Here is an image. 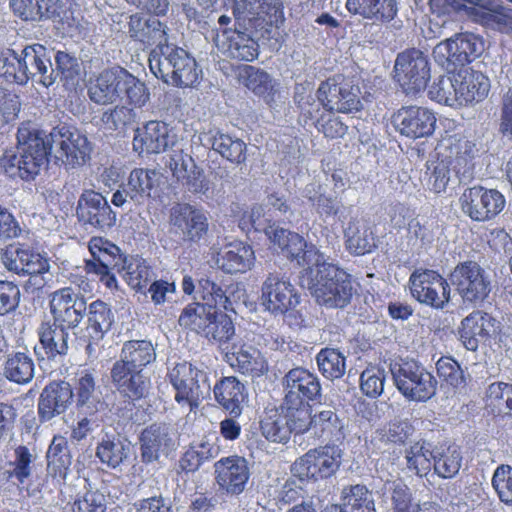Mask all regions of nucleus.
Instances as JSON below:
<instances>
[{
	"label": "nucleus",
	"mask_w": 512,
	"mask_h": 512,
	"mask_svg": "<svg viewBox=\"0 0 512 512\" xmlns=\"http://www.w3.org/2000/svg\"><path fill=\"white\" fill-rule=\"evenodd\" d=\"M198 293L203 303L188 304L180 314V326L203 334L208 340L226 343L235 334L227 312H235L226 292L209 277L198 280Z\"/></svg>",
	"instance_id": "f257e3e1"
},
{
	"label": "nucleus",
	"mask_w": 512,
	"mask_h": 512,
	"mask_svg": "<svg viewBox=\"0 0 512 512\" xmlns=\"http://www.w3.org/2000/svg\"><path fill=\"white\" fill-rule=\"evenodd\" d=\"M17 141L18 153L6 152L0 159V166L11 178L34 180L52 154V144L45 132L33 127L30 121L18 127Z\"/></svg>",
	"instance_id": "f03ea898"
},
{
	"label": "nucleus",
	"mask_w": 512,
	"mask_h": 512,
	"mask_svg": "<svg viewBox=\"0 0 512 512\" xmlns=\"http://www.w3.org/2000/svg\"><path fill=\"white\" fill-rule=\"evenodd\" d=\"M435 151L447 161L459 181H470L474 178L482 155L481 146L459 125L453 123L452 127L444 129Z\"/></svg>",
	"instance_id": "7ed1b4c3"
},
{
	"label": "nucleus",
	"mask_w": 512,
	"mask_h": 512,
	"mask_svg": "<svg viewBox=\"0 0 512 512\" xmlns=\"http://www.w3.org/2000/svg\"><path fill=\"white\" fill-rule=\"evenodd\" d=\"M308 288L316 302L326 308H344L352 299L353 285L350 274L323 259L307 274Z\"/></svg>",
	"instance_id": "20e7f679"
},
{
	"label": "nucleus",
	"mask_w": 512,
	"mask_h": 512,
	"mask_svg": "<svg viewBox=\"0 0 512 512\" xmlns=\"http://www.w3.org/2000/svg\"><path fill=\"white\" fill-rule=\"evenodd\" d=\"M395 386L408 400L426 402L437 391V380L422 364L415 360H401L391 365Z\"/></svg>",
	"instance_id": "39448f33"
},
{
	"label": "nucleus",
	"mask_w": 512,
	"mask_h": 512,
	"mask_svg": "<svg viewBox=\"0 0 512 512\" xmlns=\"http://www.w3.org/2000/svg\"><path fill=\"white\" fill-rule=\"evenodd\" d=\"M175 390L174 399L181 407L190 411L210 393L211 387L207 373L190 362L177 363L167 374Z\"/></svg>",
	"instance_id": "423d86ee"
},
{
	"label": "nucleus",
	"mask_w": 512,
	"mask_h": 512,
	"mask_svg": "<svg viewBox=\"0 0 512 512\" xmlns=\"http://www.w3.org/2000/svg\"><path fill=\"white\" fill-rule=\"evenodd\" d=\"M52 154L57 165L76 168L91 158L92 145L87 136L77 128L66 124L53 127L49 133Z\"/></svg>",
	"instance_id": "0eeeda50"
},
{
	"label": "nucleus",
	"mask_w": 512,
	"mask_h": 512,
	"mask_svg": "<svg viewBox=\"0 0 512 512\" xmlns=\"http://www.w3.org/2000/svg\"><path fill=\"white\" fill-rule=\"evenodd\" d=\"M283 387L284 405L300 413L303 417L299 420L300 424L305 422L311 402L321 398L322 388L318 376L307 368L294 367L284 375Z\"/></svg>",
	"instance_id": "6e6552de"
},
{
	"label": "nucleus",
	"mask_w": 512,
	"mask_h": 512,
	"mask_svg": "<svg viewBox=\"0 0 512 512\" xmlns=\"http://www.w3.org/2000/svg\"><path fill=\"white\" fill-rule=\"evenodd\" d=\"M450 282L462 303L468 306L482 304L492 289L489 275L473 260L459 262L450 273Z\"/></svg>",
	"instance_id": "1a4fd4ad"
},
{
	"label": "nucleus",
	"mask_w": 512,
	"mask_h": 512,
	"mask_svg": "<svg viewBox=\"0 0 512 512\" xmlns=\"http://www.w3.org/2000/svg\"><path fill=\"white\" fill-rule=\"evenodd\" d=\"M428 57L419 49L400 52L395 60L393 78L406 95H417L427 88L430 80Z\"/></svg>",
	"instance_id": "9d476101"
},
{
	"label": "nucleus",
	"mask_w": 512,
	"mask_h": 512,
	"mask_svg": "<svg viewBox=\"0 0 512 512\" xmlns=\"http://www.w3.org/2000/svg\"><path fill=\"white\" fill-rule=\"evenodd\" d=\"M88 248L93 259L85 260L87 274L96 275L109 289L116 288L117 279L112 271H123L126 256L117 245L103 237H92Z\"/></svg>",
	"instance_id": "9b49d317"
},
{
	"label": "nucleus",
	"mask_w": 512,
	"mask_h": 512,
	"mask_svg": "<svg viewBox=\"0 0 512 512\" xmlns=\"http://www.w3.org/2000/svg\"><path fill=\"white\" fill-rule=\"evenodd\" d=\"M13 14L25 22H39L52 19L63 26H76L77 20L69 0H10Z\"/></svg>",
	"instance_id": "f8f14e48"
},
{
	"label": "nucleus",
	"mask_w": 512,
	"mask_h": 512,
	"mask_svg": "<svg viewBox=\"0 0 512 512\" xmlns=\"http://www.w3.org/2000/svg\"><path fill=\"white\" fill-rule=\"evenodd\" d=\"M342 450L337 445H323L308 450L295 460L291 472L314 482L332 477L339 469Z\"/></svg>",
	"instance_id": "ddd939ff"
},
{
	"label": "nucleus",
	"mask_w": 512,
	"mask_h": 512,
	"mask_svg": "<svg viewBox=\"0 0 512 512\" xmlns=\"http://www.w3.org/2000/svg\"><path fill=\"white\" fill-rule=\"evenodd\" d=\"M268 239L280 249L282 255L304 268L303 277L313 274L314 268L324 259L316 246L308 243L299 233L277 227L270 231Z\"/></svg>",
	"instance_id": "4468645a"
},
{
	"label": "nucleus",
	"mask_w": 512,
	"mask_h": 512,
	"mask_svg": "<svg viewBox=\"0 0 512 512\" xmlns=\"http://www.w3.org/2000/svg\"><path fill=\"white\" fill-rule=\"evenodd\" d=\"M411 296L420 304L442 310L450 301L448 281L438 272L427 268L415 269L409 277Z\"/></svg>",
	"instance_id": "2eb2a0df"
},
{
	"label": "nucleus",
	"mask_w": 512,
	"mask_h": 512,
	"mask_svg": "<svg viewBox=\"0 0 512 512\" xmlns=\"http://www.w3.org/2000/svg\"><path fill=\"white\" fill-rule=\"evenodd\" d=\"M481 51L482 42L477 36L460 33L437 44L433 54L438 64L451 73L471 63Z\"/></svg>",
	"instance_id": "dca6fc26"
},
{
	"label": "nucleus",
	"mask_w": 512,
	"mask_h": 512,
	"mask_svg": "<svg viewBox=\"0 0 512 512\" xmlns=\"http://www.w3.org/2000/svg\"><path fill=\"white\" fill-rule=\"evenodd\" d=\"M459 203L462 212L471 220L486 222L503 211L506 200L497 189L475 185L463 191Z\"/></svg>",
	"instance_id": "f3484780"
},
{
	"label": "nucleus",
	"mask_w": 512,
	"mask_h": 512,
	"mask_svg": "<svg viewBox=\"0 0 512 512\" xmlns=\"http://www.w3.org/2000/svg\"><path fill=\"white\" fill-rule=\"evenodd\" d=\"M391 124L402 137L417 140L434 134L437 117L427 107L408 105L402 106L392 114Z\"/></svg>",
	"instance_id": "a211bd4d"
},
{
	"label": "nucleus",
	"mask_w": 512,
	"mask_h": 512,
	"mask_svg": "<svg viewBox=\"0 0 512 512\" xmlns=\"http://www.w3.org/2000/svg\"><path fill=\"white\" fill-rule=\"evenodd\" d=\"M300 293L284 275L269 273L261 286L263 306L274 315H285L300 303Z\"/></svg>",
	"instance_id": "6ab92c4d"
},
{
	"label": "nucleus",
	"mask_w": 512,
	"mask_h": 512,
	"mask_svg": "<svg viewBox=\"0 0 512 512\" xmlns=\"http://www.w3.org/2000/svg\"><path fill=\"white\" fill-rule=\"evenodd\" d=\"M359 89L347 82L342 75L329 77L321 82L317 98L325 110L351 113L361 107Z\"/></svg>",
	"instance_id": "aec40b11"
},
{
	"label": "nucleus",
	"mask_w": 512,
	"mask_h": 512,
	"mask_svg": "<svg viewBox=\"0 0 512 512\" xmlns=\"http://www.w3.org/2000/svg\"><path fill=\"white\" fill-rule=\"evenodd\" d=\"M49 308L53 322L74 329L83 319L86 301L72 287H62L49 295Z\"/></svg>",
	"instance_id": "412c9836"
},
{
	"label": "nucleus",
	"mask_w": 512,
	"mask_h": 512,
	"mask_svg": "<svg viewBox=\"0 0 512 512\" xmlns=\"http://www.w3.org/2000/svg\"><path fill=\"white\" fill-rule=\"evenodd\" d=\"M298 411L289 409L283 404L282 412L271 410L265 414L260 421V429L264 437L272 442L285 443L289 440L291 433H304L305 422L301 423Z\"/></svg>",
	"instance_id": "4be33fe9"
},
{
	"label": "nucleus",
	"mask_w": 512,
	"mask_h": 512,
	"mask_svg": "<svg viewBox=\"0 0 512 512\" xmlns=\"http://www.w3.org/2000/svg\"><path fill=\"white\" fill-rule=\"evenodd\" d=\"M5 267L19 276H38L49 271L48 259L27 244L7 247L2 255Z\"/></svg>",
	"instance_id": "5701e85b"
},
{
	"label": "nucleus",
	"mask_w": 512,
	"mask_h": 512,
	"mask_svg": "<svg viewBox=\"0 0 512 512\" xmlns=\"http://www.w3.org/2000/svg\"><path fill=\"white\" fill-rule=\"evenodd\" d=\"M170 224L184 240L199 241L208 232V219L203 210L189 204L177 203L170 210Z\"/></svg>",
	"instance_id": "b1692460"
},
{
	"label": "nucleus",
	"mask_w": 512,
	"mask_h": 512,
	"mask_svg": "<svg viewBox=\"0 0 512 512\" xmlns=\"http://www.w3.org/2000/svg\"><path fill=\"white\" fill-rule=\"evenodd\" d=\"M23 83L26 84L30 78L39 77V82L49 87L55 82L53 77L51 56L49 50L42 44L34 43L25 46L19 54Z\"/></svg>",
	"instance_id": "393cba45"
},
{
	"label": "nucleus",
	"mask_w": 512,
	"mask_h": 512,
	"mask_svg": "<svg viewBox=\"0 0 512 512\" xmlns=\"http://www.w3.org/2000/svg\"><path fill=\"white\" fill-rule=\"evenodd\" d=\"M173 135L165 122L152 120L135 130L133 149L140 155L159 154L174 145Z\"/></svg>",
	"instance_id": "a878e982"
},
{
	"label": "nucleus",
	"mask_w": 512,
	"mask_h": 512,
	"mask_svg": "<svg viewBox=\"0 0 512 512\" xmlns=\"http://www.w3.org/2000/svg\"><path fill=\"white\" fill-rule=\"evenodd\" d=\"M214 467L216 482L222 490L232 495H238L244 490L250 477L248 462L244 457H223Z\"/></svg>",
	"instance_id": "bb28decb"
},
{
	"label": "nucleus",
	"mask_w": 512,
	"mask_h": 512,
	"mask_svg": "<svg viewBox=\"0 0 512 512\" xmlns=\"http://www.w3.org/2000/svg\"><path fill=\"white\" fill-rule=\"evenodd\" d=\"M77 216L80 221L95 228H110L115 224L116 214L99 192L85 191L78 203Z\"/></svg>",
	"instance_id": "cd10ccee"
},
{
	"label": "nucleus",
	"mask_w": 512,
	"mask_h": 512,
	"mask_svg": "<svg viewBox=\"0 0 512 512\" xmlns=\"http://www.w3.org/2000/svg\"><path fill=\"white\" fill-rule=\"evenodd\" d=\"M111 381L123 399L136 402L148 396L151 380L142 371L123 365H112Z\"/></svg>",
	"instance_id": "c85d7f7f"
},
{
	"label": "nucleus",
	"mask_w": 512,
	"mask_h": 512,
	"mask_svg": "<svg viewBox=\"0 0 512 512\" xmlns=\"http://www.w3.org/2000/svg\"><path fill=\"white\" fill-rule=\"evenodd\" d=\"M310 434L317 440L325 442V445H336L345 439V427L337 413L331 409L322 410L311 415L308 409L304 433Z\"/></svg>",
	"instance_id": "c756f323"
},
{
	"label": "nucleus",
	"mask_w": 512,
	"mask_h": 512,
	"mask_svg": "<svg viewBox=\"0 0 512 512\" xmlns=\"http://www.w3.org/2000/svg\"><path fill=\"white\" fill-rule=\"evenodd\" d=\"M496 320L487 312L474 310L462 319L458 333L466 349L476 351L480 343L490 340Z\"/></svg>",
	"instance_id": "7c9ffc66"
},
{
	"label": "nucleus",
	"mask_w": 512,
	"mask_h": 512,
	"mask_svg": "<svg viewBox=\"0 0 512 512\" xmlns=\"http://www.w3.org/2000/svg\"><path fill=\"white\" fill-rule=\"evenodd\" d=\"M73 400V390L66 381H52L44 387L38 399V417L42 423L64 413Z\"/></svg>",
	"instance_id": "2f4dec72"
},
{
	"label": "nucleus",
	"mask_w": 512,
	"mask_h": 512,
	"mask_svg": "<svg viewBox=\"0 0 512 512\" xmlns=\"http://www.w3.org/2000/svg\"><path fill=\"white\" fill-rule=\"evenodd\" d=\"M125 69L119 66L101 71L88 87V95L92 102L108 105L122 99V86Z\"/></svg>",
	"instance_id": "473e14b6"
},
{
	"label": "nucleus",
	"mask_w": 512,
	"mask_h": 512,
	"mask_svg": "<svg viewBox=\"0 0 512 512\" xmlns=\"http://www.w3.org/2000/svg\"><path fill=\"white\" fill-rule=\"evenodd\" d=\"M213 393L216 402L230 416L238 418L242 414L243 405L248 400V391L238 378L222 377L215 383Z\"/></svg>",
	"instance_id": "72a5a7b5"
},
{
	"label": "nucleus",
	"mask_w": 512,
	"mask_h": 512,
	"mask_svg": "<svg viewBox=\"0 0 512 512\" xmlns=\"http://www.w3.org/2000/svg\"><path fill=\"white\" fill-rule=\"evenodd\" d=\"M457 106L483 101L490 90V80L482 72L475 70L455 71Z\"/></svg>",
	"instance_id": "f704fd0d"
},
{
	"label": "nucleus",
	"mask_w": 512,
	"mask_h": 512,
	"mask_svg": "<svg viewBox=\"0 0 512 512\" xmlns=\"http://www.w3.org/2000/svg\"><path fill=\"white\" fill-rule=\"evenodd\" d=\"M162 178V173L155 168H134L124 184V192L135 204H143L157 192Z\"/></svg>",
	"instance_id": "c9c22d12"
},
{
	"label": "nucleus",
	"mask_w": 512,
	"mask_h": 512,
	"mask_svg": "<svg viewBox=\"0 0 512 512\" xmlns=\"http://www.w3.org/2000/svg\"><path fill=\"white\" fill-rule=\"evenodd\" d=\"M141 459L145 464L157 461L162 452L173 446L170 429L165 423H153L140 435Z\"/></svg>",
	"instance_id": "e433bc0d"
},
{
	"label": "nucleus",
	"mask_w": 512,
	"mask_h": 512,
	"mask_svg": "<svg viewBox=\"0 0 512 512\" xmlns=\"http://www.w3.org/2000/svg\"><path fill=\"white\" fill-rule=\"evenodd\" d=\"M130 37L144 46L162 47L168 42L167 27L158 19H144L140 14L130 16L128 22Z\"/></svg>",
	"instance_id": "4c0bfd02"
},
{
	"label": "nucleus",
	"mask_w": 512,
	"mask_h": 512,
	"mask_svg": "<svg viewBox=\"0 0 512 512\" xmlns=\"http://www.w3.org/2000/svg\"><path fill=\"white\" fill-rule=\"evenodd\" d=\"M219 454V438L206 435L199 442L189 444L179 459V467L185 473H194Z\"/></svg>",
	"instance_id": "58836bf2"
},
{
	"label": "nucleus",
	"mask_w": 512,
	"mask_h": 512,
	"mask_svg": "<svg viewBox=\"0 0 512 512\" xmlns=\"http://www.w3.org/2000/svg\"><path fill=\"white\" fill-rule=\"evenodd\" d=\"M345 5L349 13L376 24L389 23L398 13L396 0H346Z\"/></svg>",
	"instance_id": "ea45409f"
},
{
	"label": "nucleus",
	"mask_w": 512,
	"mask_h": 512,
	"mask_svg": "<svg viewBox=\"0 0 512 512\" xmlns=\"http://www.w3.org/2000/svg\"><path fill=\"white\" fill-rule=\"evenodd\" d=\"M255 262L252 247L243 242L229 243L218 254L217 264L227 274L246 273Z\"/></svg>",
	"instance_id": "a19ab883"
},
{
	"label": "nucleus",
	"mask_w": 512,
	"mask_h": 512,
	"mask_svg": "<svg viewBox=\"0 0 512 512\" xmlns=\"http://www.w3.org/2000/svg\"><path fill=\"white\" fill-rule=\"evenodd\" d=\"M232 11L237 21L278 19L283 16V3L281 0H233Z\"/></svg>",
	"instance_id": "79ce46f5"
},
{
	"label": "nucleus",
	"mask_w": 512,
	"mask_h": 512,
	"mask_svg": "<svg viewBox=\"0 0 512 512\" xmlns=\"http://www.w3.org/2000/svg\"><path fill=\"white\" fill-rule=\"evenodd\" d=\"M69 329L51 321L41 323L38 328L39 343L48 360H55L58 356L67 354Z\"/></svg>",
	"instance_id": "37998d69"
},
{
	"label": "nucleus",
	"mask_w": 512,
	"mask_h": 512,
	"mask_svg": "<svg viewBox=\"0 0 512 512\" xmlns=\"http://www.w3.org/2000/svg\"><path fill=\"white\" fill-rule=\"evenodd\" d=\"M344 238L346 249L354 255H365L377 248L378 238L372 227L359 219L349 221Z\"/></svg>",
	"instance_id": "c03bdc74"
},
{
	"label": "nucleus",
	"mask_w": 512,
	"mask_h": 512,
	"mask_svg": "<svg viewBox=\"0 0 512 512\" xmlns=\"http://www.w3.org/2000/svg\"><path fill=\"white\" fill-rule=\"evenodd\" d=\"M227 36L221 39L218 47L222 48L230 58L252 62L259 55V45L249 34L243 31H225Z\"/></svg>",
	"instance_id": "a18cd8bd"
},
{
	"label": "nucleus",
	"mask_w": 512,
	"mask_h": 512,
	"mask_svg": "<svg viewBox=\"0 0 512 512\" xmlns=\"http://www.w3.org/2000/svg\"><path fill=\"white\" fill-rule=\"evenodd\" d=\"M46 460L48 476L58 482L64 481L72 463L66 437L54 435L46 452Z\"/></svg>",
	"instance_id": "49530a36"
},
{
	"label": "nucleus",
	"mask_w": 512,
	"mask_h": 512,
	"mask_svg": "<svg viewBox=\"0 0 512 512\" xmlns=\"http://www.w3.org/2000/svg\"><path fill=\"white\" fill-rule=\"evenodd\" d=\"M156 359L155 348L147 340L126 341L121 349L120 358L114 362L131 369L142 371Z\"/></svg>",
	"instance_id": "de8ad7c7"
},
{
	"label": "nucleus",
	"mask_w": 512,
	"mask_h": 512,
	"mask_svg": "<svg viewBox=\"0 0 512 512\" xmlns=\"http://www.w3.org/2000/svg\"><path fill=\"white\" fill-rule=\"evenodd\" d=\"M172 85L192 87L198 82L201 71L196 60L180 47L172 48Z\"/></svg>",
	"instance_id": "09e8293b"
},
{
	"label": "nucleus",
	"mask_w": 512,
	"mask_h": 512,
	"mask_svg": "<svg viewBox=\"0 0 512 512\" xmlns=\"http://www.w3.org/2000/svg\"><path fill=\"white\" fill-rule=\"evenodd\" d=\"M244 346L233 347L232 352L226 353V361L229 365L244 375L261 376L267 370L268 366L266 360L261 356L260 352Z\"/></svg>",
	"instance_id": "8fccbe9b"
},
{
	"label": "nucleus",
	"mask_w": 512,
	"mask_h": 512,
	"mask_svg": "<svg viewBox=\"0 0 512 512\" xmlns=\"http://www.w3.org/2000/svg\"><path fill=\"white\" fill-rule=\"evenodd\" d=\"M238 81L255 95L273 100L275 85L272 77L264 70L252 65L239 67Z\"/></svg>",
	"instance_id": "3c124183"
},
{
	"label": "nucleus",
	"mask_w": 512,
	"mask_h": 512,
	"mask_svg": "<svg viewBox=\"0 0 512 512\" xmlns=\"http://www.w3.org/2000/svg\"><path fill=\"white\" fill-rule=\"evenodd\" d=\"M113 323V314L110 307L102 300H95L88 307L89 343L98 342L107 333Z\"/></svg>",
	"instance_id": "603ef678"
},
{
	"label": "nucleus",
	"mask_w": 512,
	"mask_h": 512,
	"mask_svg": "<svg viewBox=\"0 0 512 512\" xmlns=\"http://www.w3.org/2000/svg\"><path fill=\"white\" fill-rule=\"evenodd\" d=\"M474 20L487 29L501 34H512V8H480L473 13Z\"/></svg>",
	"instance_id": "864d4df0"
},
{
	"label": "nucleus",
	"mask_w": 512,
	"mask_h": 512,
	"mask_svg": "<svg viewBox=\"0 0 512 512\" xmlns=\"http://www.w3.org/2000/svg\"><path fill=\"white\" fill-rule=\"evenodd\" d=\"M36 459V454L26 445H18L13 450V459L8 462L7 478L25 484L32 476Z\"/></svg>",
	"instance_id": "5fc2aeb1"
},
{
	"label": "nucleus",
	"mask_w": 512,
	"mask_h": 512,
	"mask_svg": "<svg viewBox=\"0 0 512 512\" xmlns=\"http://www.w3.org/2000/svg\"><path fill=\"white\" fill-rule=\"evenodd\" d=\"M124 279L136 292H144L154 277V271L148 262L140 256L126 257Z\"/></svg>",
	"instance_id": "6e6d98bb"
},
{
	"label": "nucleus",
	"mask_w": 512,
	"mask_h": 512,
	"mask_svg": "<svg viewBox=\"0 0 512 512\" xmlns=\"http://www.w3.org/2000/svg\"><path fill=\"white\" fill-rule=\"evenodd\" d=\"M391 500L393 512H441V506L434 501L414 504L410 488L402 483L394 486Z\"/></svg>",
	"instance_id": "4d7b16f0"
},
{
	"label": "nucleus",
	"mask_w": 512,
	"mask_h": 512,
	"mask_svg": "<svg viewBox=\"0 0 512 512\" xmlns=\"http://www.w3.org/2000/svg\"><path fill=\"white\" fill-rule=\"evenodd\" d=\"M486 405L500 417L512 416V384L493 382L486 390Z\"/></svg>",
	"instance_id": "13d9d810"
},
{
	"label": "nucleus",
	"mask_w": 512,
	"mask_h": 512,
	"mask_svg": "<svg viewBox=\"0 0 512 512\" xmlns=\"http://www.w3.org/2000/svg\"><path fill=\"white\" fill-rule=\"evenodd\" d=\"M5 377L17 384H26L34 376V362L30 356L23 352L8 355L4 364Z\"/></svg>",
	"instance_id": "bf43d9fd"
},
{
	"label": "nucleus",
	"mask_w": 512,
	"mask_h": 512,
	"mask_svg": "<svg viewBox=\"0 0 512 512\" xmlns=\"http://www.w3.org/2000/svg\"><path fill=\"white\" fill-rule=\"evenodd\" d=\"M433 459L434 471L443 479H450L456 476L462 465L461 450L456 445L441 447L440 451L435 452Z\"/></svg>",
	"instance_id": "052dcab7"
},
{
	"label": "nucleus",
	"mask_w": 512,
	"mask_h": 512,
	"mask_svg": "<svg viewBox=\"0 0 512 512\" xmlns=\"http://www.w3.org/2000/svg\"><path fill=\"white\" fill-rule=\"evenodd\" d=\"M450 167L438 151H435L434 157L426 162L427 183L435 193H441L447 189L453 173Z\"/></svg>",
	"instance_id": "680f3d73"
},
{
	"label": "nucleus",
	"mask_w": 512,
	"mask_h": 512,
	"mask_svg": "<svg viewBox=\"0 0 512 512\" xmlns=\"http://www.w3.org/2000/svg\"><path fill=\"white\" fill-rule=\"evenodd\" d=\"M321 374L329 380L340 379L346 371V358L335 348H322L316 355Z\"/></svg>",
	"instance_id": "e2e57ef3"
},
{
	"label": "nucleus",
	"mask_w": 512,
	"mask_h": 512,
	"mask_svg": "<svg viewBox=\"0 0 512 512\" xmlns=\"http://www.w3.org/2000/svg\"><path fill=\"white\" fill-rule=\"evenodd\" d=\"M342 501L344 512H375L374 501L364 485L344 488Z\"/></svg>",
	"instance_id": "0e129e2a"
},
{
	"label": "nucleus",
	"mask_w": 512,
	"mask_h": 512,
	"mask_svg": "<svg viewBox=\"0 0 512 512\" xmlns=\"http://www.w3.org/2000/svg\"><path fill=\"white\" fill-rule=\"evenodd\" d=\"M212 148L223 158L236 164L246 160V144L241 139H234L228 134L217 133L212 142Z\"/></svg>",
	"instance_id": "69168bd1"
},
{
	"label": "nucleus",
	"mask_w": 512,
	"mask_h": 512,
	"mask_svg": "<svg viewBox=\"0 0 512 512\" xmlns=\"http://www.w3.org/2000/svg\"><path fill=\"white\" fill-rule=\"evenodd\" d=\"M450 76H439L435 78L428 89V96L431 100L457 107V90L455 71L449 73Z\"/></svg>",
	"instance_id": "338daca9"
},
{
	"label": "nucleus",
	"mask_w": 512,
	"mask_h": 512,
	"mask_svg": "<svg viewBox=\"0 0 512 512\" xmlns=\"http://www.w3.org/2000/svg\"><path fill=\"white\" fill-rule=\"evenodd\" d=\"M173 176L191 193L196 194L208 189L204 172L193 162L190 163V167L182 162L180 168L179 164L175 163Z\"/></svg>",
	"instance_id": "774afa93"
}]
</instances>
